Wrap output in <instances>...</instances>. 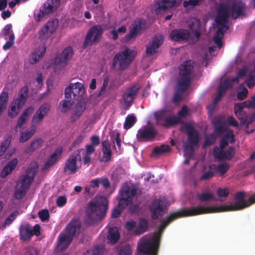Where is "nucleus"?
Instances as JSON below:
<instances>
[{"mask_svg":"<svg viewBox=\"0 0 255 255\" xmlns=\"http://www.w3.org/2000/svg\"><path fill=\"white\" fill-rule=\"evenodd\" d=\"M245 192H237L235 196V203L233 205H224L220 206H192L176 211V219L179 218L194 216L199 215L238 211L247 208L255 203V194L251 196L248 200H245Z\"/></svg>","mask_w":255,"mask_h":255,"instance_id":"obj_1","label":"nucleus"},{"mask_svg":"<svg viewBox=\"0 0 255 255\" xmlns=\"http://www.w3.org/2000/svg\"><path fill=\"white\" fill-rule=\"evenodd\" d=\"M175 219V213H173L163 222L154 234L142 238L137 246V255H157L161 235L166 227Z\"/></svg>","mask_w":255,"mask_h":255,"instance_id":"obj_2","label":"nucleus"},{"mask_svg":"<svg viewBox=\"0 0 255 255\" xmlns=\"http://www.w3.org/2000/svg\"><path fill=\"white\" fill-rule=\"evenodd\" d=\"M85 93L84 85L79 82L70 83L65 89V96L66 99H72L73 101H78V102L73 110L70 119L71 122H74L81 116L85 110V104L81 102Z\"/></svg>","mask_w":255,"mask_h":255,"instance_id":"obj_3","label":"nucleus"},{"mask_svg":"<svg viewBox=\"0 0 255 255\" xmlns=\"http://www.w3.org/2000/svg\"><path fill=\"white\" fill-rule=\"evenodd\" d=\"M108 209V201L103 196H97L89 203L86 212L89 223L104 218Z\"/></svg>","mask_w":255,"mask_h":255,"instance_id":"obj_4","label":"nucleus"},{"mask_svg":"<svg viewBox=\"0 0 255 255\" xmlns=\"http://www.w3.org/2000/svg\"><path fill=\"white\" fill-rule=\"evenodd\" d=\"M175 92L174 93L172 101L167 104L164 108L154 113L156 124L168 128L175 124Z\"/></svg>","mask_w":255,"mask_h":255,"instance_id":"obj_5","label":"nucleus"},{"mask_svg":"<svg viewBox=\"0 0 255 255\" xmlns=\"http://www.w3.org/2000/svg\"><path fill=\"white\" fill-rule=\"evenodd\" d=\"M81 228V222L78 219H73L68 224L63 233L58 238L57 251L62 252L66 249L73 240V238L78 235Z\"/></svg>","mask_w":255,"mask_h":255,"instance_id":"obj_6","label":"nucleus"},{"mask_svg":"<svg viewBox=\"0 0 255 255\" xmlns=\"http://www.w3.org/2000/svg\"><path fill=\"white\" fill-rule=\"evenodd\" d=\"M37 169V165L34 164V165L28 167L25 173L20 176L14 192L16 199H20L25 196L33 180Z\"/></svg>","mask_w":255,"mask_h":255,"instance_id":"obj_7","label":"nucleus"},{"mask_svg":"<svg viewBox=\"0 0 255 255\" xmlns=\"http://www.w3.org/2000/svg\"><path fill=\"white\" fill-rule=\"evenodd\" d=\"M194 63L191 60H186L179 66V78L177 83L178 90L186 92L189 88L193 79Z\"/></svg>","mask_w":255,"mask_h":255,"instance_id":"obj_8","label":"nucleus"},{"mask_svg":"<svg viewBox=\"0 0 255 255\" xmlns=\"http://www.w3.org/2000/svg\"><path fill=\"white\" fill-rule=\"evenodd\" d=\"M137 189L134 187H130L128 184H125L121 191V196L119 203L116 208L112 213V217L118 218L122 210L134 200L137 193Z\"/></svg>","mask_w":255,"mask_h":255,"instance_id":"obj_9","label":"nucleus"},{"mask_svg":"<svg viewBox=\"0 0 255 255\" xmlns=\"http://www.w3.org/2000/svg\"><path fill=\"white\" fill-rule=\"evenodd\" d=\"M135 55V52L129 48H126L119 52L113 58L112 68L115 69L117 65H119V70H126L132 62Z\"/></svg>","mask_w":255,"mask_h":255,"instance_id":"obj_10","label":"nucleus"},{"mask_svg":"<svg viewBox=\"0 0 255 255\" xmlns=\"http://www.w3.org/2000/svg\"><path fill=\"white\" fill-rule=\"evenodd\" d=\"M85 150L83 148L78 149L73 152L66 160L64 167V171L68 174L75 173L80 167L82 161L81 153L84 154Z\"/></svg>","mask_w":255,"mask_h":255,"instance_id":"obj_11","label":"nucleus"},{"mask_svg":"<svg viewBox=\"0 0 255 255\" xmlns=\"http://www.w3.org/2000/svg\"><path fill=\"white\" fill-rule=\"evenodd\" d=\"M221 7L225 9L228 19L230 15H231L233 19H237L243 14L245 9V4L242 1H234L231 4L221 3L218 6L217 12L220 11Z\"/></svg>","mask_w":255,"mask_h":255,"instance_id":"obj_12","label":"nucleus"},{"mask_svg":"<svg viewBox=\"0 0 255 255\" xmlns=\"http://www.w3.org/2000/svg\"><path fill=\"white\" fill-rule=\"evenodd\" d=\"M28 88L23 87L16 98L11 103L10 108L8 111V115L11 117H15L19 113V110L24 105L27 98Z\"/></svg>","mask_w":255,"mask_h":255,"instance_id":"obj_13","label":"nucleus"},{"mask_svg":"<svg viewBox=\"0 0 255 255\" xmlns=\"http://www.w3.org/2000/svg\"><path fill=\"white\" fill-rule=\"evenodd\" d=\"M185 129L188 135L189 143L188 144H186L184 149L186 153L189 150L190 154L191 155L194 153V146L197 145L199 143V133L190 124H187L185 126Z\"/></svg>","mask_w":255,"mask_h":255,"instance_id":"obj_14","label":"nucleus"},{"mask_svg":"<svg viewBox=\"0 0 255 255\" xmlns=\"http://www.w3.org/2000/svg\"><path fill=\"white\" fill-rule=\"evenodd\" d=\"M103 31V27L101 25L97 24L92 26L87 33L84 43V47H86L97 43L101 38Z\"/></svg>","mask_w":255,"mask_h":255,"instance_id":"obj_15","label":"nucleus"},{"mask_svg":"<svg viewBox=\"0 0 255 255\" xmlns=\"http://www.w3.org/2000/svg\"><path fill=\"white\" fill-rule=\"evenodd\" d=\"M60 4V0H47L41 6L40 10L35 13V19L39 21L40 18L48 15L56 10Z\"/></svg>","mask_w":255,"mask_h":255,"instance_id":"obj_16","label":"nucleus"},{"mask_svg":"<svg viewBox=\"0 0 255 255\" xmlns=\"http://www.w3.org/2000/svg\"><path fill=\"white\" fill-rule=\"evenodd\" d=\"M139 89L138 84H135L127 89L122 96L123 105L125 109H128L131 106Z\"/></svg>","mask_w":255,"mask_h":255,"instance_id":"obj_17","label":"nucleus"},{"mask_svg":"<svg viewBox=\"0 0 255 255\" xmlns=\"http://www.w3.org/2000/svg\"><path fill=\"white\" fill-rule=\"evenodd\" d=\"M228 21V15L225 11V9L221 7L220 11L217 12V17L215 19L216 23L219 26L216 33L223 36L224 33L229 28V26L227 25Z\"/></svg>","mask_w":255,"mask_h":255,"instance_id":"obj_18","label":"nucleus"},{"mask_svg":"<svg viewBox=\"0 0 255 255\" xmlns=\"http://www.w3.org/2000/svg\"><path fill=\"white\" fill-rule=\"evenodd\" d=\"M58 21L56 19H50L39 31V35L41 39H47L57 29Z\"/></svg>","mask_w":255,"mask_h":255,"instance_id":"obj_19","label":"nucleus"},{"mask_svg":"<svg viewBox=\"0 0 255 255\" xmlns=\"http://www.w3.org/2000/svg\"><path fill=\"white\" fill-rule=\"evenodd\" d=\"M156 133L157 131L153 127H143L138 130L136 137L140 141L151 140L155 137Z\"/></svg>","mask_w":255,"mask_h":255,"instance_id":"obj_20","label":"nucleus"},{"mask_svg":"<svg viewBox=\"0 0 255 255\" xmlns=\"http://www.w3.org/2000/svg\"><path fill=\"white\" fill-rule=\"evenodd\" d=\"M73 49L71 47L65 48L60 55L57 56L54 60V64L60 68L65 66L73 56Z\"/></svg>","mask_w":255,"mask_h":255,"instance_id":"obj_21","label":"nucleus"},{"mask_svg":"<svg viewBox=\"0 0 255 255\" xmlns=\"http://www.w3.org/2000/svg\"><path fill=\"white\" fill-rule=\"evenodd\" d=\"M175 3V0H156L152 10L157 14H160L174 6Z\"/></svg>","mask_w":255,"mask_h":255,"instance_id":"obj_22","label":"nucleus"},{"mask_svg":"<svg viewBox=\"0 0 255 255\" xmlns=\"http://www.w3.org/2000/svg\"><path fill=\"white\" fill-rule=\"evenodd\" d=\"M50 110V106L47 104H44L41 105L36 111L32 118V126L36 127L40 124L42 121Z\"/></svg>","mask_w":255,"mask_h":255,"instance_id":"obj_23","label":"nucleus"},{"mask_svg":"<svg viewBox=\"0 0 255 255\" xmlns=\"http://www.w3.org/2000/svg\"><path fill=\"white\" fill-rule=\"evenodd\" d=\"M145 27V21L142 19L134 21L131 25L128 33L125 36V39L127 41L135 37L140 31Z\"/></svg>","mask_w":255,"mask_h":255,"instance_id":"obj_24","label":"nucleus"},{"mask_svg":"<svg viewBox=\"0 0 255 255\" xmlns=\"http://www.w3.org/2000/svg\"><path fill=\"white\" fill-rule=\"evenodd\" d=\"M235 155L234 148L233 147H229L226 150L223 149L219 150L218 147L214 148V155L219 160H231Z\"/></svg>","mask_w":255,"mask_h":255,"instance_id":"obj_25","label":"nucleus"},{"mask_svg":"<svg viewBox=\"0 0 255 255\" xmlns=\"http://www.w3.org/2000/svg\"><path fill=\"white\" fill-rule=\"evenodd\" d=\"M163 42V37L162 36L154 37L146 45V54L148 55H152L156 53L157 49L162 44Z\"/></svg>","mask_w":255,"mask_h":255,"instance_id":"obj_26","label":"nucleus"},{"mask_svg":"<svg viewBox=\"0 0 255 255\" xmlns=\"http://www.w3.org/2000/svg\"><path fill=\"white\" fill-rule=\"evenodd\" d=\"M164 203L162 200H154L150 206V209L152 213V218L156 219L161 215L163 210Z\"/></svg>","mask_w":255,"mask_h":255,"instance_id":"obj_27","label":"nucleus"},{"mask_svg":"<svg viewBox=\"0 0 255 255\" xmlns=\"http://www.w3.org/2000/svg\"><path fill=\"white\" fill-rule=\"evenodd\" d=\"M46 51V46L42 45L35 49L31 53L29 59L30 63L34 64L39 61V60L44 56Z\"/></svg>","mask_w":255,"mask_h":255,"instance_id":"obj_28","label":"nucleus"},{"mask_svg":"<svg viewBox=\"0 0 255 255\" xmlns=\"http://www.w3.org/2000/svg\"><path fill=\"white\" fill-rule=\"evenodd\" d=\"M62 148H57L54 153H53L50 157L48 158L46 161L45 163L44 166L43 167V170H46L50 168L59 159L61 153H62Z\"/></svg>","mask_w":255,"mask_h":255,"instance_id":"obj_29","label":"nucleus"},{"mask_svg":"<svg viewBox=\"0 0 255 255\" xmlns=\"http://www.w3.org/2000/svg\"><path fill=\"white\" fill-rule=\"evenodd\" d=\"M43 144V140L41 138H36L33 140L30 144L28 145L24 150L25 154L31 155L36 150L41 147Z\"/></svg>","mask_w":255,"mask_h":255,"instance_id":"obj_30","label":"nucleus"},{"mask_svg":"<svg viewBox=\"0 0 255 255\" xmlns=\"http://www.w3.org/2000/svg\"><path fill=\"white\" fill-rule=\"evenodd\" d=\"M19 232L20 239L23 241L29 239L32 236V228L28 224L20 226Z\"/></svg>","mask_w":255,"mask_h":255,"instance_id":"obj_31","label":"nucleus"},{"mask_svg":"<svg viewBox=\"0 0 255 255\" xmlns=\"http://www.w3.org/2000/svg\"><path fill=\"white\" fill-rule=\"evenodd\" d=\"M102 152L103 156L101 160L103 162H107L111 159V150L110 149V144L108 140H105L102 143Z\"/></svg>","mask_w":255,"mask_h":255,"instance_id":"obj_32","label":"nucleus"},{"mask_svg":"<svg viewBox=\"0 0 255 255\" xmlns=\"http://www.w3.org/2000/svg\"><path fill=\"white\" fill-rule=\"evenodd\" d=\"M238 80V79L237 77L233 79L232 81H230L229 79L226 78L221 81L219 85L218 90L222 92L224 94H225L228 90L232 88V82H234Z\"/></svg>","mask_w":255,"mask_h":255,"instance_id":"obj_33","label":"nucleus"},{"mask_svg":"<svg viewBox=\"0 0 255 255\" xmlns=\"http://www.w3.org/2000/svg\"><path fill=\"white\" fill-rule=\"evenodd\" d=\"M34 109L32 107H28L25 110L18 119L16 127H21L28 120L29 116L32 113Z\"/></svg>","mask_w":255,"mask_h":255,"instance_id":"obj_34","label":"nucleus"},{"mask_svg":"<svg viewBox=\"0 0 255 255\" xmlns=\"http://www.w3.org/2000/svg\"><path fill=\"white\" fill-rule=\"evenodd\" d=\"M189 29L194 34L197 39H199L201 35V23L198 19H194L189 25Z\"/></svg>","mask_w":255,"mask_h":255,"instance_id":"obj_35","label":"nucleus"},{"mask_svg":"<svg viewBox=\"0 0 255 255\" xmlns=\"http://www.w3.org/2000/svg\"><path fill=\"white\" fill-rule=\"evenodd\" d=\"M244 107L241 106L238 103L234 105V114L240 120V124L247 116V113L244 110Z\"/></svg>","mask_w":255,"mask_h":255,"instance_id":"obj_36","label":"nucleus"},{"mask_svg":"<svg viewBox=\"0 0 255 255\" xmlns=\"http://www.w3.org/2000/svg\"><path fill=\"white\" fill-rule=\"evenodd\" d=\"M171 148L168 145L162 144L160 146H156L152 152V156H156L163 154L166 152H170Z\"/></svg>","mask_w":255,"mask_h":255,"instance_id":"obj_37","label":"nucleus"},{"mask_svg":"<svg viewBox=\"0 0 255 255\" xmlns=\"http://www.w3.org/2000/svg\"><path fill=\"white\" fill-rule=\"evenodd\" d=\"M120 238V234L117 228H110L108 232V239L111 243H116Z\"/></svg>","mask_w":255,"mask_h":255,"instance_id":"obj_38","label":"nucleus"},{"mask_svg":"<svg viewBox=\"0 0 255 255\" xmlns=\"http://www.w3.org/2000/svg\"><path fill=\"white\" fill-rule=\"evenodd\" d=\"M19 212L17 211H15L11 213L5 220L3 223L1 227L0 228L2 230L5 229L7 226H9L12 222L16 219L17 216L19 215Z\"/></svg>","mask_w":255,"mask_h":255,"instance_id":"obj_39","label":"nucleus"},{"mask_svg":"<svg viewBox=\"0 0 255 255\" xmlns=\"http://www.w3.org/2000/svg\"><path fill=\"white\" fill-rule=\"evenodd\" d=\"M190 37V34L187 30L176 29V41H182L188 39Z\"/></svg>","mask_w":255,"mask_h":255,"instance_id":"obj_40","label":"nucleus"},{"mask_svg":"<svg viewBox=\"0 0 255 255\" xmlns=\"http://www.w3.org/2000/svg\"><path fill=\"white\" fill-rule=\"evenodd\" d=\"M35 128H32L29 130L22 131L20 133L19 142L23 143L28 140L35 132Z\"/></svg>","mask_w":255,"mask_h":255,"instance_id":"obj_41","label":"nucleus"},{"mask_svg":"<svg viewBox=\"0 0 255 255\" xmlns=\"http://www.w3.org/2000/svg\"><path fill=\"white\" fill-rule=\"evenodd\" d=\"M245 83L249 88H252L255 86V68L248 74Z\"/></svg>","mask_w":255,"mask_h":255,"instance_id":"obj_42","label":"nucleus"},{"mask_svg":"<svg viewBox=\"0 0 255 255\" xmlns=\"http://www.w3.org/2000/svg\"><path fill=\"white\" fill-rule=\"evenodd\" d=\"M148 228L147 222L144 219H141L139 221V225L134 231V234L139 235L145 232Z\"/></svg>","mask_w":255,"mask_h":255,"instance_id":"obj_43","label":"nucleus"},{"mask_svg":"<svg viewBox=\"0 0 255 255\" xmlns=\"http://www.w3.org/2000/svg\"><path fill=\"white\" fill-rule=\"evenodd\" d=\"M197 198L200 202H208L212 200H215L213 194L210 192H203L198 194Z\"/></svg>","mask_w":255,"mask_h":255,"instance_id":"obj_44","label":"nucleus"},{"mask_svg":"<svg viewBox=\"0 0 255 255\" xmlns=\"http://www.w3.org/2000/svg\"><path fill=\"white\" fill-rule=\"evenodd\" d=\"M241 106L244 107V108L247 109H254L255 108V96H252L250 99L243 102L238 103Z\"/></svg>","mask_w":255,"mask_h":255,"instance_id":"obj_45","label":"nucleus"},{"mask_svg":"<svg viewBox=\"0 0 255 255\" xmlns=\"http://www.w3.org/2000/svg\"><path fill=\"white\" fill-rule=\"evenodd\" d=\"M230 164L227 162H223L220 163L216 168L217 172L219 173L221 175L225 174L229 169Z\"/></svg>","mask_w":255,"mask_h":255,"instance_id":"obj_46","label":"nucleus"},{"mask_svg":"<svg viewBox=\"0 0 255 255\" xmlns=\"http://www.w3.org/2000/svg\"><path fill=\"white\" fill-rule=\"evenodd\" d=\"M135 117L133 115L128 116L124 124V128L126 129L130 128L135 124Z\"/></svg>","mask_w":255,"mask_h":255,"instance_id":"obj_47","label":"nucleus"},{"mask_svg":"<svg viewBox=\"0 0 255 255\" xmlns=\"http://www.w3.org/2000/svg\"><path fill=\"white\" fill-rule=\"evenodd\" d=\"M204 0H185L183 2V6L184 7L190 6L191 8H193L196 6L199 5L200 3L202 2Z\"/></svg>","mask_w":255,"mask_h":255,"instance_id":"obj_48","label":"nucleus"},{"mask_svg":"<svg viewBox=\"0 0 255 255\" xmlns=\"http://www.w3.org/2000/svg\"><path fill=\"white\" fill-rule=\"evenodd\" d=\"M11 139L9 137L1 142L0 145V156L2 155L9 146Z\"/></svg>","mask_w":255,"mask_h":255,"instance_id":"obj_49","label":"nucleus"},{"mask_svg":"<svg viewBox=\"0 0 255 255\" xmlns=\"http://www.w3.org/2000/svg\"><path fill=\"white\" fill-rule=\"evenodd\" d=\"M74 102L72 99H66V100L63 101L60 103V106L62 107L61 111L62 112H66L68 110L72 104Z\"/></svg>","mask_w":255,"mask_h":255,"instance_id":"obj_50","label":"nucleus"},{"mask_svg":"<svg viewBox=\"0 0 255 255\" xmlns=\"http://www.w3.org/2000/svg\"><path fill=\"white\" fill-rule=\"evenodd\" d=\"M188 113V108L186 105H184L180 111L177 113V116L176 117V124L179 123L178 119L185 118Z\"/></svg>","mask_w":255,"mask_h":255,"instance_id":"obj_51","label":"nucleus"},{"mask_svg":"<svg viewBox=\"0 0 255 255\" xmlns=\"http://www.w3.org/2000/svg\"><path fill=\"white\" fill-rule=\"evenodd\" d=\"M119 255H131V250L129 245L122 246L119 250Z\"/></svg>","mask_w":255,"mask_h":255,"instance_id":"obj_52","label":"nucleus"},{"mask_svg":"<svg viewBox=\"0 0 255 255\" xmlns=\"http://www.w3.org/2000/svg\"><path fill=\"white\" fill-rule=\"evenodd\" d=\"M216 137L213 133L209 134L205 139L204 146H208L213 144L216 141Z\"/></svg>","mask_w":255,"mask_h":255,"instance_id":"obj_53","label":"nucleus"},{"mask_svg":"<svg viewBox=\"0 0 255 255\" xmlns=\"http://www.w3.org/2000/svg\"><path fill=\"white\" fill-rule=\"evenodd\" d=\"M126 32V27L125 26H122L119 27L117 30H113L111 32L113 35V38L114 40H116L118 38V33H124Z\"/></svg>","mask_w":255,"mask_h":255,"instance_id":"obj_54","label":"nucleus"},{"mask_svg":"<svg viewBox=\"0 0 255 255\" xmlns=\"http://www.w3.org/2000/svg\"><path fill=\"white\" fill-rule=\"evenodd\" d=\"M254 121H255V113L251 114L250 116L247 115L240 124L241 125H244L245 124L248 123L251 125Z\"/></svg>","mask_w":255,"mask_h":255,"instance_id":"obj_55","label":"nucleus"},{"mask_svg":"<svg viewBox=\"0 0 255 255\" xmlns=\"http://www.w3.org/2000/svg\"><path fill=\"white\" fill-rule=\"evenodd\" d=\"M223 138L225 139L230 143H233L235 141V134L233 130H230L223 136Z\"/></svg>","mask_w":255,"mask_h":255,"instance_id":"obj_56","label":"nucleus"},{"mask_svg":"<svg viewBox=\"0 0 255 255\" xmlns=\"http://www.w3.org/2000/svg\"><path fill=\"white\" fill-rule=\"evenodd\" d=\"M103 247L101 246L96 247L94 249L87 251L88 255H102Z\"/></svg>","mask_w":255,"mask_h":255,"instance_id":"obj_57","label":"nucleus"},{"mask_svg":"<svg viewBox=\"0 0 255 255\" xmlns=\"http://www.w3.org/2000/svg\"><path fill=\"white\" fill-rule=\"evenodd\" d=\"M219 197H227L229 195L230 190L228 188H219L217 191Z\"/></svg>","mask_w":255,"mask_h":255,"instance_id":"obj_58","label":"nucleus"},{"mask_svg":"<svg viewBox=\"0 0 255 255\" xmlns=\"http://www.w3.org/2000/svg\"><path fill=\"white\" fill-rule=\"evenodd\" d=\"M38 215L42 221H45L49 219V211L46 209L40 210L38 212Z\"/></svg>","mask_w":255,"mask_h":255,"instance_id":"obj_59","label":"nucleus"},{"mask_svg":"<svg viewBox=\"0 0 255 255\" xmlns=\"http://www.w3.org/2000/svg\"><path fill=\"white\" fill-rule=\"evenodd\" d=\"M223 36L219 35L218 33H216L213 39L215 44L217 45V46L221 48L222 46V38Z\"/></svg>","mask_w":255,"mask_h":255,"instance_id":"obj_60","label":"nucleus"},{"mask_svg":"<svg viewBox=\"0 0 255 255\" xmlns=\"http://www.w3.org/2000/svg\"><path fill=\"white\" fill-rule=\"evenodd\" d=\"M85 137V135L84 133H81L78 135L72 144V147L78 146L82 142Z\"/></svg>","mask_w":255,"mask_h":255,"instance_id":"obj_61","label":"nucleus"},{"mask_svg":"<svg viewBox=\"0 0 255 255\" xmlns=\"http://www.w3.org/2000/svg\"><path fill=\"white\" fill-rule=\"evenodd\" d=\"M248 91L246 88H244L242 91H240L237 95V98L239 100H244L246 99Z\"/></svg>","mask_w":255,"mask_h":255,"instance_id":"obj_62","label":"nucleus"},{"mask_svg":"<svg viewBox=\"0 0 255 255\" xmlns=\"http://www.w3.org/2000/svg\"><path fill=\"white\" fill-rule=\"evenodd\" d=\"M109 83V79L108 77H106L103 79L102 86L101 87V90L98 94V96H101L106 93V88Z\"/></svg>","mask_w":255,"mask_h":255,"instance_id":"obj_63","label":"nucleus"},{"mask_svg":"<svg viewBox=\"0 0 255 255\" xmlns=\"http://www.w3.org/2000/svg\"><path fill=\"white\" fill-rule=\"evenodd\" d=\"M214 176V172L211 171H208L203 173L200 177V180H207L211 178Z\"/></svg>","mask_w":255,"mask_h":255,"instance_id":"obj_64","label":"nucleus"}]
</instances>
